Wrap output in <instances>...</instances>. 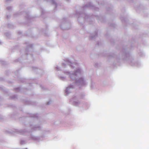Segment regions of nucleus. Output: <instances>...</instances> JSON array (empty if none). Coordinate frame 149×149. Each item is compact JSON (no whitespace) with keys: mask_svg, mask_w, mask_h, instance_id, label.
<instances>
[{"mask_svg":"<svg viewBox=\"0 0 149 149\" xmlns=\"http://www.w3.org/2000/svg\"><path fill=\"white\" fill-rule=\"evenodd\" d=\"M72 75L71 76V77H72Z\"/></svg>","mask_w":149,"mask_h":149,"instance_id":"f03ea898","label":"nucleus"},{"mask_svg":"<svg viewBox=\"0 0 149 149\" xmlns=\"http://www.w3.org/2000/svg\"><path fill=\"white\" fill-rule=\"evenodd\" d=\"M80 72V71L79 70H78V71H77L75 73V75H76L77 74V73H79Z\"/></svg>","mask_w":149,"mask_h":149,"instance_id":"f257e3e1","label":"nucleus"}]
</instances>
